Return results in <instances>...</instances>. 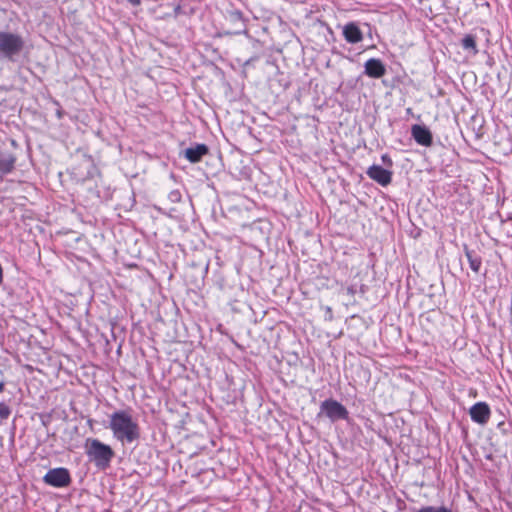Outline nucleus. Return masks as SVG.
Masks as SVG:
<instances>
[{
  "instance_id": "nucleus-1",
  "label": "nucleus",
  "mask_w": 512,
  "mask_h": 512,
  "mask_svg": "<svg viewBox=\"0 0 512 512\" xmlns=\"http://www.w3.org/2000/svg\"><path fill=\"white\" fill-rule=\"evenodd\" d=\"M108 428L114 438L122 444L139 441L141 430L138 422L133 419L130 410H116L109 415Z\"/></svg>"
},
{
  "instance_id": "nucleus-2",
  "label": "nucleus",
  "mask_w": 512,
  "mask_h": 512,
  "mask_svg": "<svg viewBox=\"0 0 512 512\" xmlns=\"http://www.w3.org/2000/svg\"><path fill=\"white\" fill-rule=\"evenodd\" d=\"M85 454L89 461L99 470H106L111 466L115 452L108 444L96 438H87L85 441Z\"/></svg>"
},
{
  "instance_id": "nucleus-3",
  "label": "nucleus",
  "mask_w": 512,
  "mask_h": 512,
  "mask_svg": "<svg viewBox=\"0 0 512 512\" xmlns=\"http://www.w3.org/2000/svg\"><path fill=\"white\" fill-rule=\"evenodd\" d=\"M24 47L25 40L20 34L0 31V58L15 62Z\"/></svg>"
},
{
  "instance_id": "nucleus-4",
  "label": "nucleus",
  "mask_w": 512,
  "mask_h": 512,
  "mask_svg": "<svg viewBox=\"0 0 512 512\" xmlns=\"http://www.w3.org/2000/svg\"><path fill=\"white\" fill-rule=\"evenodd\" d=\"M319 408L320 410L317 414L318 418L325 416L332 423L349 419V411L347 408L342 403L333 398H328L322 401Z\"/></svg>"
},
{
  "instance_id": "nucleus-5",
  "label": "nucleus",
  "mask_w": 512,
  "mask_h": 512,
  "mask_svg": "<svg viewBox=\"0 0 512 512\" xmlns=\"http://www.w3.org/2000/svg\"><path fill=\"white\" fill-rule=\"evenodd\" d=\"M43 482L51 487L65 488L71 484L72 478L67 468L57 467L47 471L43 477Z\"/></svg>"
},
{
  "instance_id": "nucleus-6",
  "label": "nucleus",
  "mask_w": 512,
  "mask_h": 512,
  "mask_svg": "<svg viewBox=\"0 0 512 512\" xmlns=\"http://www.w3.org/2000/svg\"><path fill=\"white\" fill-rule=\"evenodd\" d=\"M487 64L490 66L491 72L486 73L483 77L482 82V95H485L489 102L493 101L491 97L496 94L497 88H499V72L497 69L492 67V59L487 57Z\"/></svg>"
},
{
  "instance_id": "nucleus-7",
  "label": "nucleus",
  "mask_w": 512,
  "mask_h": 512,
  "mask_svg": "<svg viewBox=\"0 0 512 512\" xmlns=\"http://www.w3.org/2000/svg\"><path fill=\"white\" fill-rule=\"evenodd\" d=\"M366 174L370 179L383 187L388 186L392 182V171L377 164L371 165L367 169Z\"/></svg>"
},
{
  "instance_id": "nucleus-8",
  "label": "nucleus",
  "mask_w": 512,
  "mask_h": 512,
  "mask_svg": "<svg viewBox=\"0 0 512 512\" xmlns=\"http://www.w3.org/2000/svg\"><path fill=\"white\" fill-rule=\"evenodd\" d=\"M342 35L349 44H358L364 38V31L360 27V23L350 21L343 25Z\"/></svg>"
},
{
  "instance_id": "nucleus-9",
  "label": "nucleus",
  "mask_w": 512,
  "mask_h": 512,
  "mask_svg": "<svg viewBox=\"0 0 512 512\" xmlns=\"http://www.w3.org/2000/svg\"><path fill=\"white\" fill-rule=\"evenodd\" d=\"M411 136L414 141L421 146L430 147L433 144L432 132L424 124L412 125Z\"/></svg>"
},
{
  "instance_id": "nucleus-10",
  "label": "nucleus",
  "mask_w": 512,
  "mask_h": 512,
  "mask_svg": "<svg viewBox=\"0 0 512 512\" xmlns=\"http://www.w3.org/2000/svg\"><path fill=\"white\" fill-rule=\"evenodd\" d=\"M387 73L386 65L379 58H370L364 63L363 74L369 78L379 79Z\"/></svg>"
},
{
  "instance_id": "nucleus-11",
  "label": "nucleus",
  "mask_w": 512,
  "mask_h": 512,
  "mask_svg": "<svg viewBox=\"0 0 512 512\" xmlns=\"http://www.w3.org/2000/svg\"><path fill=\"white\" fill-rule=\"evenodd\" d=\"M209 153V147L204 143H195L184 150V157L190 163H198Z\"/></svg>"
},
{
  "instance_id": "nucleus-12",
  "label": "nucleus",
  "mask_w": 512,
  "mask_h": 512,
  "mask_svg": "<svg viewBox=\"0 0 512 512\" xmlns=\"http://www.w3.org/2000/svg\"><path fill=\"white\" fill-rule=\"evenodd\" d=\"M17 157L10 152H3L0 149V180L15 170Z\"/></svg>"
},
{
  "instance_id": "nucleus-13",
  "label": "nucleus",
  "mask_w": 512,
  "mask_h": 512,
  "mask_svg": "<svg viewBox=\"0 0 512 512\" xmlns=\"http://www.w3.org/2000/svg\"><path fill=\"white\" fill-rule=\"evenodd\" d=\"M476 41H477V37L475 35L466 34L461 39V46L465 51H467L473 55H476L478 53Z\"/></svg>"
},
{
  "instance_id": "nucleus-14",
  "label": "nucleus",
  "mask_w": 512,
  "mask_h": 512,
  "mask_svg": "<svg viewBox=\"0 0 512 512\" xmlns=\"http://www.w3.org/2000/svg\"><path fill=\"white\" fill-rule=\"evenodd\" d=\"M465 255L468 259L470 268L474 272H478L480 269V258L477 257L475 251L468 249L467 246H465Z\"/></svg>"
},
{
  "instance_id": "nucleus-15",
  "label": "nucleus",
  "mask_w": 512,
  "mask_h": 512,
  "mask_svg": "<svg viewBox=\"0 0 512 512\" xmlns=\"http://www.w3.org/2000/svg\"><path fill=\"white\" fill-rule=\"evenodd\" d=\"M411 512H453L450 508L441 506H422L421 508H411Z\"/></svg>"
},
{
  "instance_id": "nucleus-16",
  "label": "nucleus",
  "mask_w": 512,
  "mask_h": 512,
  "mask_svg": "<svg viewBox=\"0 0 512 512\" xmlns=\"http://www.w3.org/2000/svg\"><path fill=\"white\" fill-rule=\"evenodd\" d=\"M228 18L231 22H234V23L244 21L243 12L238 9L228 11Z\"/></svg>"
},
{
  "instance_id": "nucleus-17",
  "label": "nucleus",
  "mask_w": 512,
  "mask_h": 512,
  "mask_svg": "<svg viewBox=\"0 0 512 512\" xmlns=\"http://www.w3.org/2000/svg\"><path fill=\"white\" fill-rule=\"evenodd\" d=\"M470 416L474 422L480 424V401L472 405L470 408Z\"/></svg>"
},
{
  "instance_id": "nucleus-18",
  "label": "nucleus",
  "mask_w": 512,
  "mask_h": 512,
  "mask_svg": "<svg viewBox=\"0 0 512 512\" xmlns=\"http://www.w3.org/2000/svg\"><path fill=\"white\" fill-rule=\"evenodd\" d=\"M10 415H11L10 407L4 402H0V419L7 420Z\"/></svg>"
},
{
  "instance_id": "nucleus-19",
  "label": "nucleus",
  "mask_w": 512,
  "mask_h": 512,
  "mask_svg": "<svg viewBox=\"0 0 512 512\" xmlns=\"http://www.w3.org/2000/svg\"><path fill=\"white\" fill-rule=\"evenodd\" d=\"M168 200L171 203H179V202H181L182 194H181L180 190L175 189V190L170 191L169 194H168Z\"/></svg>"
},
{
  "instance_id": "nucleus-20",
  "label": "nucleus",
  "mask_w": 512,
  "mask_h": 512,
  "mask_svg": "<svg viewBox=\"0 0 512 512\" xmlns=\"http://www.w3.org/2000/svg\"><path fill=\"white\" fill-rule=\"evenodd\" d=\"M486 459L491 462V465L484 464L482 462V469L488 470L491 473H494L497 468V463L494 461L491 454L486 455Z\"/></svg>"
},
{
  "instance_id": "nucleus-21",
  "label": "nucleus",
  "mask_w": 512,
  "mask_h": 512,
  "mask_svg": "<svg viewBox=\"0 0 512 512\" xmlns=\"http://www.w3.org/2000/svg\"><path fill=\"white\" fill-rule=\"evenodd\" d=\"M487 34L489 35V37L487 38V42L493 40L497 41L501 37V29L499 26H497L493 34L491 33L490 30H487Z\"/></svg>"
},
{
  "instance_id": "nucleus-22",
  "label": "nucleus",
  "mask_w": 512,
  "mask_h": 512,
  "mask_svg": "<svg viewBox=\"0 0 512 512\" xmlns=\"http://www.w3.org/2000/svg\"><path fill=\"white\" fill-rule=\"evenodd\" d=\"M490 417V408L488 404L482 402V425L486 423L488 418Z\"/></svg>"
},
{
  "instance_id": "nucleus-23",
  "label": "nucleus",
  "mask_w": 512,
  "mask_h": 512,
  "mask_svg": "<svg viewBox=\"0 0 512 512\" xmlns=\"http://www.w3.org/2000/svg\"><path fill=\"white\" fill-rule=\"evenodd\" d=\"M381 159L385 165H387V166L393 165L392 159L390 158V156L388 154H383Z\"/></svg>"
},
{
  "instance_id": "nucleus-24",
  "label": "nucleus",
  "mask_w": 512,
  "mask_h": 512,
  "mask_svg": "<svg viewBox=\"0 0 512 512\" xmlns=\"http://www.w3.org/2000/svg\"><path fill=\"white\" fill-rule=\"evenodd\" d=\"M362 25H363V27L367 28V32H366L367 37L372 39V31H373L372 26L370 24L366 23V22L363 23Z\"/></svg>"
},
{
  "instance_id": "nucleus-25",
  "label": "nucleus",
  "mask_w": 512,
  "mask_h": 512,
  "mask_svg": "<svg viewBox=\"0 0 512 512\" xmlns=\"http://www.w3.org/2000/svg\"><path fill=\"white\" fill-rule=\"evenodd\" d=\"M471 309H465V312H464V319L466 317H470V318H474L476 315L474 313H470Z\"/></svg>"
},
{
  "instance_id": "nucleus-26",
  "label": "nucleus",
  "mask_w": 512,
  "mask_h": 512,
  "mask_svg": "<svg viewBox=\"0 0 512 512\" xmlns=\"http://www.w3.org/2000/svg\"><path fill=\"white\" fill-rule=\"evenodd\" d=\"M347 293L350 295H354L356 293V290L353 286H350L347 288Z\"/></svg>"
},
{
  "instance_id": "nucleus-27",
  "label": "nucleus",
  "mask_w": 512,
  "mask_h": 512,
  "mask_svg": "<svg viewBox=\"0 0 512 512\" xmlns=\"http://www.w3.org/2000/svg\"><path fill=\"white\" fill-rule=\"evenodd\" d=\"M133 6H138L141 3V0H127Z\"/></svg>"
},
{
  "instance_id": "nucleus-28",
  "label": "nucleus",
  "mask_w": 512,
  "mask_h": 512,
  "mask_svg": "<svg viewBox=\"0 0 512 512\" xmlns=\"http://www.w3.org/2000/svg\"><path fill=\"white\" fill-rule=\"evenodd\" d=\"M397 504H398V508L399 509L404 508L405 505H406L405 502L403 500H401V499H398Z\"/></svg>"
},
{
  "instance_id": "nucleus-29",
  "label": "nucleus",
  "mask_w": 512,
  "mask_h": 512,
  "mask_svg": "<svg viewBox=\"0 0 512 512\" xmlns=\"http://www.w3.org/2000/svg\"><path fill=\"white\" fill-rule=\"evenodd\" d=\"M5 389V383L4 381L0 380V393H2Z\"/></svg>"
},
{
  "instance_id": "nucleus-30",
  "label": "nucleus",
  "mask_w": 512,
  "mask_h": 512,
  "mask_svg": "<svg viewBox=\"0 0 512 512\" xmlns=\"http://www.w3.org/2000/svg\"><path fill=\"white\" fill-rule=\"evenodd\" d=\"M57 117H58V119H61L63 117V112L61 109L57 110Z\"/></svg>"
},
{
  "instance_id": "nucleus-31",
  "label": "nucleus",
  "mask_w": 512,
  "mask_h": 512,
  "mask_svg": "<svg viewBox=\"0 0 512 512\" xmlns=\"http://www.w3.org/2000/svg\"><path fill=\"white\" fill-rule=\"evenodd\" d=\"M327 314L330 315V319L332 318V309L330 307L326 308Z\"/></svg>"
},
{
  "instance_id": "nucleus-32",
  "label": "nucleus",
  "mask_w": 512,
  "mask_h": 512,
  "mask_svg": "<svg viewBox=\"0 0 512 512\" xmlns=\"http://www.w3.org/2000/svg\"><path fill=\"white\" fill-rule=\"evenodd\" d=\"M474 136L476 139H478L480 137L479 131H474Z\"/></svg>"
},
{
  "instance_id": "nucleus-33",
  "label": "nucleus",
  "mask_w": 512,
  "mask_h": 512,
  "mask_svg": "<svg viewBox=\"0 0 512 512\" xmlns=\"http://www.w3.org/2000/svg\"><path fill=\"white\" fill-rule=\"evenodd\" d=\"M11 145L16 147L17 146V142L14 139H11Z\"/></svg>"
},
{
  "instance_id": "nucleus-34",
  "label": "nucleus",
  "mask_w": 512,
  "mask_h": 512,
  "mask_svg": "<svg viewBox=\"0 0 512 512\" xmlns=\"http://www.w3.org/2000/svg\"><path fill=\"white\" fill-rule=\"evenodd\" d=\"M218 286L222 289L223 288V280L217 282Z\"/></svg>"
},
{
  "instance_id": "nucleus-35",
  "label": "nucleus",
  "mask_w": 512,
  "mask_h": 512,
  "mask_svg": "<svg viewBox=\"0 0 512 512\" xmlns=\"http://www.w3.org/2000/svg\"><path fill=\"white\" fill-rule=\"evenodd\" d=\"M48 423H49V420H42V424H43L44 426H47V425H48Z\"/></svg>"
},
{
  "instance_id": "nucleus-36",
  "label": "nucleus",
  "mask_w": 512,
  "mask_h": 512,
  "mask_svg": "<svg viewBox=\"0 0 512 512\" xmlns=\"http://www.w3.org/2000/svg\"><path fill=\"white\" fill-rule=\"evenodd\" d=\"M372 48H376L375 44H372V45L367 47V49H372Z\"/></svg>"
},
{
  "instance_id": "nucleus-37",
  "label": "nucleus",
  "mask_w": 512,
  "mask_h": 512,
  "mask_svg": "<svg viewBox=\"0 0 512 512\" xmlns=\"http://www.w3.org/2000/svg\"><path fill=\"white\" fill-rule=\"evenodd\" d=\"M92 176V172L90 170H88V177H91Z\"/></svg>"
},
{
  "instance_id": "nucleus-38",
  "label": "nucleus",
  "mask_w": 512,
  "mask_h": 512,
  "mask_svg": "<svg viewBox=\"0 0 512 512\" xmlns=\"http://www.w3.org/2000/svg\"><path fill=\"white\" fill-rule=\"evenodd\" d=\"M91 168H92V170H93V171H96L95 166H94V165H92V164H91Z\"/></svg>"
}]
</instances>
